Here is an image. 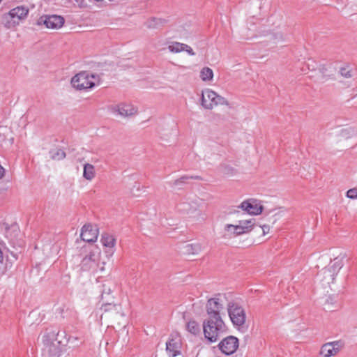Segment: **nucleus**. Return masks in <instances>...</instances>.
I'll return each instance as SVG.
<instances>
[{"label":"nucleus","mask_w":357,"mask_h":357,"mask_svg":"<svg viewBox=\"0 0 357 357\" xmlns=\"http://www.w3.org/2000/svg\"><path fill=\"white\" fill-rule=\"evenodd\" d=\"M39 338L43 357H60L67 351L68 340L59 331H46Z\"/></svg>","instance_id":"obj_1"},{"label":"nucleus","mask_w":357,"mask_h":357,"mask_svg":"<svg viewBox=\"0 0 357 357\" xmlns=\"http://www.w3.org/2000/svg\"><path fill=\"white\" fill-rule=\"evenodd\" d=\"M255 225V220L253 218L239 220L236 225L226 224L222 231V237L227 240L232 239L250 232Z\"/></svg>","instance_id":"obj_2"},{"label":"nucleus","mask_w":357,"mask_h":357,"mask_svg":"<svg viewBox=\"0 0 357 357\" xmlns=\"http://www.w3.org/2000/svg\"><path fill=\"white\" fill-rule=\"evenodd\" d=\"M225 331L222 319L206 318L203 321V332L206 339L210 342H216Z\"/></svg>","instance_id":"obj_3"},{"label":"nucleus","mask_w":357,"mask_h":357,"mask_svg":"<svg viewBox=\"0 0 357 357\" xmlns=\"http://www.w3.org/2000/svg\"><path fill=\"white\" fill-rule=\"evenodd\" d=\"M70 82L76 90H87L99 84V77L97 75L82 71L73 76Z\"/></svg>","instance_id":"obj_4"},{"label":"nucleus","mask_w":357,"mask_h":357,"mask_svg":"<svg viewBox=\"0 0 357 357\" xmlns=\"http://www.w3.org/2000/svg\"><path fill=\"white\" fill-rule=\"evenodd\" d=\"M201 206L199 200L184 201L177 205V210L182 214L188 215L197 220H204V215L199 210Z\"/></svg>","instance_id":"obj_5"},{"label":"nucleus","mask_w":357,"mask_h":357,"mask_svg":"<svg viewBox=\"0 0 357 357\" xmlns=\"http://www.w3.org/2000/svg\"><path fill=\"white\" fill-rule=\"evenodd\" d=\"M225 301L226 296L222 294L208 299L206 305L207 318L222 319L220 312L224 309Z\"/></svg>","instance_id":"obj_6"},{"label":"nucleus","mask_w":357,"mask_h":357,"mask_svg":"<svg viewBox=\"0 0 357 357\" xmlns=\"http://www.w3.org/2000/svg\"><path fill=\"white\" fill-rule=\"evenodd\" d=\"M219 105L228 106L229 102L224 97L219 96L211 89H206L202 91V105L206 109H212L214 107Z\"/></svg>","instance_id":"obj_7"},{"label":"nucleus","mask_w":357,"mask_h":357,"mask_svg":"<svg viewBox=\"0 0 357 357\" xmlns=\"http://www.w3.org/2000/svg\"><path fill=\"white\" fill-rule=\"evenodd\" d=\"M227 311L233 324L242 327L245 322V312L243 308L238 303L231 301L227 304Z\"/></svg>","instance_id":"obj_8"},{"label":"nucleus","mask_w":357,"mask_h":357,"mask_svg":"<svg viewBox=\"0 0 357 357\" xmlns=\"http://www.w3.org/2000/svg\"><path fill=\"white\" fill-rule=\"evenodd\" d=\"M100 258V252H90L84 257L80 263V269L84 272L98 273V267Z\"/></svg>","instance_id":"obj_9"},{"label":"nucleus","mask_w":357,"mask_h":357,"mask_svg":"<svg viewBox=\"0 0 357 357\" xmlns=\"http://www.w3.org/2000/svg\"><path fill=\"white\" fill-rule=\"evenodd\" d=\"M343 266L342 260L335 258L332 264H329L327 267L324 268L321 272V276L323 278L326 282L328 284L333 283L335 276L337 275L340 270Z\"/></svg>","instance_id":"obj_10"},{"label":"nucleus","mask_w":357,"mask_h":357,"mask_svg":"<svg viewBox=\"0 0 357 357\" xmlns=\"http://www.w3.org/2000/svg\"><path fill=\"white\" fill-rule=\"evenodd\" d=\"M65 23L63 17L58 15H45L40 17L38 20V24H44L48 29H59Z\"/></svg>","instance_id":"obj_11"},{"label":"nucleus","mask_w":357,"mask_h":357,"mask_svg":"<svg viewBox=\"0 0 357 357\" xmlns=\"http://www.w3.org/2000/svg\"><path fill=\"white\" fill-rule=\"evenodd\" d=\"M109 109L114 114L119 115L125 118L134 116L137 112V109L135 107L127 103L112 105L109 107Z\"/></svg>","instance_id":"obj_12"},{"label":"nucleus","mask_w":357,"mask_h":357,"mask_svg":"<svg viewBox=\"0 0 357 357\" xmlns=\"http://www.w3.org/2000/svg\"><path fill=\"white\" fill-rule=\"evenodd\" d=\"M218 347L223 354H233L238 347V339L234 336H228L219 343Z\"/></svg>","instance_id":"obj_13"},{"label":"nucleus","mask_w":357,"mask_h":357,"mask_svg":"<svg viewBox=\"0 0 357 357\" xmlns=\"http://www.w3.org/2000/svg\"><path fill=\"white\" fill-rule=\"evenodd\" d=\"M181 349V340L178 335L172 336L166 343V351L170 357L180 355Z\"/></svg>","instance_id":"obj_14"},{"label":"nucleus","mask_w":357,"mask_h":357,"mask_svg":"<svg viewBox=\"0 0 357 357\" xmlns=\"http://www.w3.org/2000/svg\"><path fill=\"white\" fill-rule=\"evenodd\" d=\"M238 208L251 215L260 214L263 211V206L255 199L244 201Z\"/></svg>","instance_id":"obj_15"},{"label":"nucleus","mask_w":357,"mask_h":357,"mask_svg":"<svg viewBox=\"0 0 357 357\" xmlns=\"http://www.w3.org/2000/svg\"><path fill=\"white\" fill-rule=\"evenodd\" d=\"M98 235V229L91 225H85L82 229L81 238L84 241L94 242Z\"/></svg>","instance_id":"obj_16"},{"label":"nucleus","mask_w":357,"mask_h":357,"mask_svg":"<svg viewBox=\"0 0 357 357\" xmlns=\"http://www.w3.org/2000/svg\"><path fill=\"white\" fill-rule=\"evenodd\" d=\"M28 13L29 9L25 6H21L12 9L5 17H10L13 20V24H16L18 23L19 20L24 19Z\"/></svg>","instance_id":"obj_17"},{"label":"nucleus","mask_w":357,"mask_h":357,"mask_svg":"<svg viewBox=\"0 0 357 357\" xmlns=\"http://www.w3.org/2000/svg\"><path fill=\"white\" fill-rule=\"evenodd\" d=\"M337 345V342L324 344L320 349L319 354L322 357H331L335 356L338 352V348L335 347Z\"/></svg>","instance_id":"obj_18"},{"label":"nucleus","mask_w":357,"mask_h":357,"mask_svg":"<svg viewBox=\"0 0 357 357\" xmlns=\"http://www.w3.org/2000/svg\"><path fill=\"white\" fill-rule=\"evenodd\" d=\"M96 176L95 167L90 163L84 165L83 177L88 180L91 181Z\"/></svg>","instance_id":"obj_19"},{"label":"nucleus","mask_w":357,"mask_h":357,"mask_svg":"<svg viewBox=\"0 0 357 357\" xmlns=\"http://www.w3.org/2000/svg\"><path fill=\"white\" fill-rule=\"evenodd\" d=\"M189 179L194 180H202V177L199 176H183L172 183V185L174 187H179L188 183Z\"/></svg>","instance_id":"obj_20"},{"label":"nucleus","mask_w":357,"mask_h":357,"mask_svg":"<svg viewBox=\"0 0 357 357\" xmlns=\"http://www.w3.org/2000/svg\"><path fill=\"white\" fill-rule=\"evenodd\" d=\"M101 242L105 247L112 248L116 245L115 238L107 233H105L101 236Z\"/></svg>","instance_id":"obj_21"},{"label":"nucleus","mask_w":357,"mask_h":357,"mask_svg":"<svg viewBox=\"0 0 357 357\" xmlns=\"http://www.w3.org/2000/svg\"><path fill=\"white\" fill-rule=\"evenodd\" d=\"M202 250V246L199 243L187 244L183 247V252L186 255H197Z\"/></svg>","instance_id":"obj_22"},{"label":"nucleus","mask_w":357,"mask_h":357,"mask_svg":"<svg viewBox=\"0 0 357 357\" xmlns=\"http://www.w3.org/2000/svg\"><path fill=\"white\" fill-rule=\"evenodd\" d=\"M50 159L53 160H60L66 158V153L61 149L54 148L49 152Z\"/></svg>","instance_id":"obj_23"},{"label":"nucleus","mask_w":357,"mask_h":357,"mask_svg":"<svg viewBox=\"0 0 357 357\" xmlns=\"http://www.w3.org/2000/svg\"><path fill=\"white\" fill-rule=\"evenodd\" d=\"M167 23V20L162 18L153 17L147 21L146 26L149 29H156Z\"/></svg>","instance_id":"obj_24"},{"label":"nucleus","mask_w":357,"mask_h":357,"mask_svg":"<svg viewBox=\"0 0 357 357\" xmlns=\"http://www.w3.org/2000/svg\"><path fill=\"white\" fill-rule=\"evenodd\" d=\"M186 328L187 330L193 335H198L201 331V328L199 323L195 321H188Z\"/></svg>","instance_id":"obj_25"},{"label":"nucleus","mask_w":357,"mask_h":357,"mask_svg":"<svg viewBox=\"0 0 357 357\" xmlns=\"http://www.w3.org/2000/svg\"><path fill=\"white\" fill-rule=\"evenodd\" d=\"M200 77L204 82L212 80L213 77V70L208 67H204L200 72Z\"/></svg>","instance_id":"obj_26"},{"label":"nucleus","mask_w":357,"mask_h":357,"mask_svg":"<svg viewBox=\"0 0 357 357\" xmlns=\"http://www.w3.org/2000/svg\"><path fill=\"white\" fill-rule=\"evenodd\" d=\"M185 44L178 43V42H173L168 46V50L173 53H178L184 51Z\"/></svg>","instance_id":"obj_27"},{"label":"nucleus","mask_w":357,"mask_h":357,"mask_svg":"<svg viewBox=\"0 0 357 357\" xmlns=\"http://www.w3.org/2000/svg\"><path fill=\"white\" fill-rule=\"evenodd\" d=\"M101 309L105 312H115L116 313H119V310L121 309V307L119 305H116V304H113V303H105L102 305Z\"/></svg>","instance_id":"obj_28"},{"label":"nucleus","mask_w":357,"mask_h":357,"mask_svg":"<svg viewBox=\"0 0 357 357\" xmlns=\"http://www.w3.org/2000/svg\"><path fill=\"white\" fill-rule=\"evenodd\" d=\"M223 168H224L223 172L227 175H233V174H236V170L231 167L224 166Z\"/></svg>","instance_id":"obj_29"},{"label":"nucleus","mask_w":357,"mask_h":357,"mask_svg":"<svg viewBox=\"0 0 357 357\" xmlns=\"http://www.w3.org/2000/svg\"><path fill=\"white\" fill-rule=\"evenodd\" d=\"M347 196L351 199H356L357 198V188H352L347 191Z\"/></svg>","instance_id":"obj_30"},{"label":"nucleus","mask_w":357,"mask_h":357,"mask_svg":"<svg viewBox=\"0 0 357 357\" xmlns=\"http://www.w3.org/2000/svg\"><path fill=\"white\" fill-rule=\"evenodd\" d=\"M259 227L261 228L263 234L265 235L270 231V225L268 224H261L259 225Z\"/></svg>","instance_id":"obj_31"},{"label":"nucleus","mask_w":357,"mask_h":357,"mask_svg":"<svg viewBox=\"0 0 357 357\" xmlns=\"http://www.w3.org/2000/svg\"><path fill=\"white\" fill-rule=\"evenodd\" d=\"M351 131L349 129L344 128L340 130V135L342 137H349Z\"/></svg>","instance_id":"obj_32"},{"label":"nucleus","mask_w":357,"mask_h":357,"mask_svg":"<svg viewBox=\"0 0 357 357\" xmlns=\"http://www.w3.org/2000/svg\"><path fill=\"white\" fill-rule=\"evenodd\" d=\"M340 73H341L342 76H343L344 77H346V78H349V77H351V72L346 68H342L340 70Z\"/></svg>","instance_id":"obj_33"},{"label":"nucleus","mask_w":357,"mask_h":357,"mask_svg":"<svg viewBox=\"0 0 357 357\" xmlns=\"http://www.w3.org/2000/svg\"><path fill=\"white\" fill-rule=\"evenodd\" d=\"M184 51H185L186 52H188L190 55H195V53L194 52V51L192 50V49L188 46V45L185 44V47H184Z\"/></svg>","instance_id":"obj_34"},{"label":"nucleus","mask_w":357,"mask_h":357,"mask_svg":"<svg viewBox=\"0 0 357 357\" xmlns=\"http://www.w3.org/2000/svg\"><path fill=\"white\" fill-rule=\"evenodd\" d=\"M96 2L100 3L99 6L102 8H105L109 6V3L105 0H95Z\"/></svg>","instance_id":"obj_35"},{"label":"nucleus","mask_w":357,"mask_h":357,"mask_svg":"<svg viewBox=\"0 0 357 357\" xmlns=\"http://www.w3.org/2000/svg\"><path fill=\"white\" fill-rule=\"evenodd\" d=\"M308 68L312 67L311 70H314L315 69V62L313 60L309 59L307 63Z\"/></svg>","instance_id":"obj_36"},{"label":"nucleus","mask_w":357,"mask_h":357,"mask_svg":"<svg viewBox=\"0 0 357 357\" xmlns=\"http://www.w3.org/2000/svg\"><path fill=\"white\" fill-rule=\"evenodd\" d=\"M105 271V263L102 262L101 265L99 264L98 267V273H102Z\"/></svg>","instance_id":"obj_37"},{"label":"nucleus","mask_w":357,"mask_h":357,"mask_svg":"<svg viewBox=\"0 0 357 357\" xmlns=\"http://www.w3.org/2000/svg\"><path fill=\"white\" fill-rule=\"evenodd\" d=\"M5 174V169L3 167L0 165V179L2 178L4 176Z\"/></svg>","instance_id":"obj_38"},{"label":"nucleus","mask_w":357,"mask_h":357,"mask_svg":"<svg viewBox=\"0 0 357 357\" xmlns=\"http://www.w3.org/2000/svg\"><path fill=\"white\" fill-rule=\"evenodd\" d=\"M276 220L275 218L273 216L271 218H269V220L268 222L271 224H274Z\"/></svg>","instance_id":"obj_39"},{"label":"nucleus","mask_w":357,"mask_h":357,"mask_svg":"<svg viewBox=\"0 0 357 357\" xmlns=\"http://www.w3.org/2000/svg\"><path fill=\"white\" fill-rule=\"evenodd\" d=\"M280 38H281V40H284L282 34H281Z\"/></svg>","instance_id":"obj_40"},{"label":"nucleus","mask_w":357,"mask_h":357,"mask_svg":"<svg viewBox=\"0 0 357 357\" xmlns=\"http://www.w3.org/2000/svg\"><path fill=\"white\" fill-rule=\"evenodd\" d=\"M74 340H78V338H77V337H74Z\"/></svg>","instance_id":"obj_41"},{"label":"nucleus","mask_w":357,"mask_h":357,"mask_svg":"<svg viewBox=\"0 0 357 357\" xmlns=\"http://www.w3.org/2000/svg\"><path fill=\"white\" fill-rule=\"evenodd\" d=\"M1 1V0H0V2Z\"/></svg>","instance_id":"obj_42"}]
</instances>
